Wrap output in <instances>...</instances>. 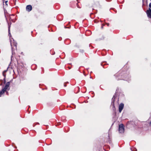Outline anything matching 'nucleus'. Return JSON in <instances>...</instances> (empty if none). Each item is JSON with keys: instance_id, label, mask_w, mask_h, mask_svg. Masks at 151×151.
Wrapping results in <instances>:
<instances>
[{"instance_id": "3", "label": "nucleus", "mask_w": 151, "mask_h": 151, "mask_svg": "<svg viewBox=\"0 0 151 151\" xmlns=\"http://www.w3.org/2000/svg\"><path fill=\"white\" fill-rule=\"evenodd\" d=\"M119 132L120 133H123L124 132V129L123 124H121L119 125Z\"/></svg>"}, {"instance_id": "2", "label": "nucleus", "mask_w": 151, "mask_h": 151, "mask_svg": "<svg viewBox=\"0 0 151 151\" xmlns=\"http://www.w3.org/2000/svg\"><path fill=\"white\" fill-rule=\"evenodd\" d=\"M10 81L6 83L4 88H3L1 91H0V96H1V95L5 92L6 91V90L8 89L10 85Z\"/></svg>"}, {"instance_id": "15", "label": "nucleus", "mask_w": 151, "mask_h": 151, "mask_svg": "<svg viewBox=\"0 0 151 151\" xmlns=\"http://www.w3.org/2000/svg\"><path fill=\"white\" fill-rule=\"evenodd\" d=\"M4 83H6V80H5V77H4Z\"/></svg>"}, {"instance_id": "9", "label": "nucleus", "mask_w": 151, "mask_h": 151, "mask_svg": "<svg viewBox=\"0 0 151 151\" xmlns=\"http://www.w3.org/2000/svg\"><path fill=\"white\" fill-rule=\"evenodd\" d=\"M7 71V70H5L3 72V75L5 77L6 76V74H5V73Z\"/></svg>"}, {"instance_id": "18", "label": "nucleus", "mask_w": 151, "mask_h": 151, "mask_svg": "<svg viewBox=\"0 0 151 151\" xmlns=\"http://www.w3.org/2000/svg\"><path fill=\"white\" fill-rule=\"evenodd\" d=\"M90 78H91V77H90Z\"/></svg>"}, {"instance_id": "5", "label": "nucleus", "mask_w": 151, "mask_h": 151, "mask_svg": "<svg viewBox=\"0 0 151 151\" xmlns=\"http://www.w3.org/2000/svg\"><path fill=\"white\" fill-rule=\"evenodd\" d=\"M146 13L148 17L151 18V9L150 8L147 11Z\"/></svg>"}, {"instance_id": "8", "label": "nucleus", "mask_w": 151, "mask_h": 151, "mask_svg": "<svg viewBox=\"0 0 151 151\" xmlns=\"http://www.w3.org/2000/svg\"><path fill=\"white\" fill-rule=\"evenodd\" d=\"M10 26L9 25V27H8V32H9V36H11L10 32Z\"/></svg>"}, {"instance_id": "17", "label": "nucleus", "mask_w": 151, "mask_h": 151, "mask_svg": "<svg viewBox=\"0 0 151 151\" xmlns=\"http://www.w3.org/2000/svg\"><path fill=\"white\" fill-rule=\"evenodd\" d=\"M3 1V3H4V1H5V0H2Z\"/></svg>"}, {"instance_id": "7", "label": "nucleus", "mask_w": 151, "mask_h": 151, "mask_svg": "<svg viewBox=\"0 0 151 151\" xmlns=\"http://www.w3.org/2000/svg\"><path fill=\"white\" fill-rule=\"evenodd\" d=\"M115 96H114L112 99V102H111V105L113 106V108H115V106H114V100H115Z\"/></svg>"}, {"instance_id": "16", "label": "nucleus", "mask_w": 151, "mask_h": 151, "mask_svg": "<svg viewBox=\"0 0 151 151\" xmlns=\"http://www.w3.org/2000/svg\"><path fill=\"white\" fill-rule=\"evenodd\" d=\"M106 24L108 26H109V23H107Z\"/></svg>"}, {"instance_id": "6", "label": "nucleus", "mask_w": 151, "mask_h": 151, "mask_svg": "<svg viewBox=\"0 0 151 151\" xmlns=\"http://www.w3.org/2000/svg\"><path fill=\"white\" fill-rule=\"evenodd\" d=\"M26 10L28 12L30 11L32 9V6L31 5H27L26 7Z\"/></svg>"}, {"instance_id": "19", "label": "nucleus", "mask_w": 151, "mask_h": 151, "mask_svg": "<svg viewBox=\"0 0 151 151\" xmlns=\"http://www.w3.org/2000/svg\"><path fill=\"white\" fill-rule=\"evenodd\" d=\"M64 86H66L65 85H64Z\"/></svg>"}, {"instance_id": "13", "label": "nucleus", "mask_w": 151, "mask_h": 151, "mask_svg": "<svg viewBox=\"0 0 151 151\" xmlns=\"http://www.w3.org/2000/svg\"><path fill=\"white\" fill-rule=\"evenodd\" d=\"M5 1V4H6L7 6V2H8V1Z\"/></svg>"}, {"instance_id": "11", "label": "nucleus", "mask_w": 151, "mask_h": 151, "mask_svg": "<svg viewBox=\"0 0 151 151\" xmlns=\"http://www.w3.org/2000/svg\"><path fill=\"white\" fill-rule=\"evenodd\" d=\"M131 150L132 151H137V150L136 148H134L133 150Z\"/></svg>"}, {"instance_id": "10", "label": "nucleus", "mask_w": 151, "mask_h": 151, "mask_svg": "<svg viewBox=\"0 0 151 151\" xmlns=\"http://www.w3.org/2000/svg\"><path fill=\"white\" fill-rule=\"evenodd\" d=\"M17 43L16 42H14V45L15 46L16 48V47H17Z\"/></svg>"}, {"instance_id": "14", "label": "nucleus", "mask_w": 151, "mask_h": 151, "mask_svg": "<svg viewBox=\"0 0 151 151\" xmlns=\"http://www.w3.org/2000/svg\"><path fill=\"white\" fill-rule=\"evenodd\" d=\"M149 8H150V9H151V3H150L149 4Z\"/></svg>"}, {"instance_id": "12", "label": "nucleus", "mask_w": 151, "mask_h": 151, "mask_svg": "<svg viewBox=\"0 0 151 151\" xmlns=\"http://www.w3.org/2000/svg\"><path fill=\"white\" fill-rule=\"evenodd\" d=\"M10 42H10V43H11V46L12 47V49H13V47H12V43L11 41Z\"/></svg>"}, {"instance_id": "1", "label": "nucleus", "mask_w": 151, "mask_h": 151, "mask_svg": "<svg viewBox=\"0 0 151 151\" xmlns=\"http://www.w3.org/2000/svg\"><path fill=\"white\" fill-rule=\"evenodd\" d=\"M115 76L118 78L117 79V80H127L125 79L129 78V76L128 75L124 72H123L122 73L119 72L116 74Z\"/></svg>"}, {"instance_id": "4", "label": "nucleus", "mask_w": 151, "mask_h": 151, "mask_svg": "<svg viewBox=\"0 0 151 151\" xmlns=\"http://www.w3.org/2000/svg\"><path fill=\"white\" fill-rule=\"evenodd\" d=\"M124 107V104L122 103H121L119 106V111L121 113Z\"/></svg>"}]
</instances>
